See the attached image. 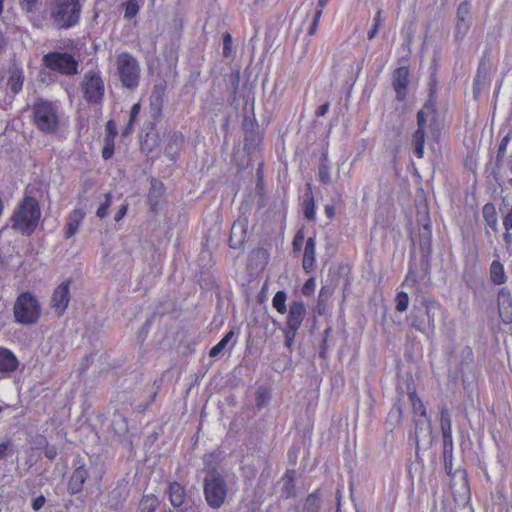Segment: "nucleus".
<instances>
[{"label":"nucleus","instance_id":"obj_40","mask_svg":"<svg viewBox=\"0 0 512 512\" xmlns=\"http://www.w3.org/2000/svg\"><path fill=\"white\" fill-rule=\"evenodd\" d=\"M299 328L286 326L284 330L285 345L289 350H292L294 340Z\"/></svg>","mask_w":512,"mask_h":512},{"label":"nucleus","instance_id":"obj_29","mask_svg":"<svg viewBox=\"0 0 512 512\" xmlns=\"http://www.w3.org/2000/svg\"><path fill=\"white\" fill-rule=\"evenodd\" d=\"M408 396L411 402L414 418L427 415L426 408L420 398H418L415 390L409 389Z\"/></svg>","mask_w":512,"mask_h":512},{"label":"nucleus","instance_id":"obj_60","mask_svg":"<svg viewBox=\"0 0 512 512\" xmlns=\"http://www.w3.org/2000/svg\"><path fill=\"white\" fill-rule=\"evenodd\" d=\"M328 110H329V103H325V104L321 105V106L318 108V110H317V112H316V115H317L318 117H322V116L326 115V113L328 112Z\"/></svg>","mask_w":512,"mask_h":512},{"label":"nucleus","instance_id":"obj_44","mask_svg":"<svg viewBox=\"0 0 512 512\" xmlns=\"http://www.w3.org/2000/svg\"><path fill=\"white\" fill-rule=\"evenodd\" d=\"M232 54V36L230 33L223 35V56L229 57Z\"/></svg>","mask_w":512,"mask_h":512},{"label":"nucleus","instance_id":"obj_33","mask_svg":"<svg viewBox=\"0 0 512 512\" xmlns=\"http://www.w3.org/2000/svg\"><path fill=\"white\" fill-rule=\"evenodd\" d=\"M286 300H287V294L283 290L276 292V294L274 295V297L272 299L273 307L280 314H285L287 312Z\"/></svg>","mask_w":512,"mask_h":512},{"label":"nucleus","instance_id":"obj_17","mask_svg":"<svg viewBox=\"0 0 512 512\" xmlns=\"http://www.w3.org/2000/svg\"><path fill=\"white\" fill-rule=\"evenodd\" d=\"M415 422V441L418 445L420 440H431L432 427L430 419L425 416L414 418Z\"/></svg>","mask_w":512,"mask_h":512},{"label":"nucleus","instance_id":"obj_26","mask_svg":"<svg viewBox=\"0 0 512 512\" xmlns=\"http://www.w3.org/2000/svg\"><path fill=\"white\" fill-rule=\"evenodd\" d=\"M321 500L322 496L319 489L308 494L303 504V512H319Z\"/></svg>","mask_w":512,"mask_h":512},{"label":"nucleus","instance_id":"obj_10","mask_svg":"<svg viewBox=\"0 0 512 512\" xmlns=\"http://www.w3.org/2000/svg\"><path fill=\"white\" fill-rule=\"evenodd\" d=\"M84 99L89 103H99L104 96V83L96 71H88L81 82Z\"/></svg>","mask_w":512,"mask_h":512},{"label":"nucleus","instance_id":"obj_62","mask_svg":"<svg viewBox=\"0 0 512 512\" xmlns=\"http://www.w3.org/2000/svg\"><path fill=\"white\" fill-rule=\"evenodd\" d=\"M382 23V10L379 9L374 17V25L380 27Z\"/></svg>","mask_w":512,"mask_h":512},{"label":"nucleus","instance_id":"obj_13","mask_svg":"<svg viewBox=\"0 0 512 512\" xmlns=\"http://www.w3.org/2000/svg\"><path fill=\"white\" fill-rule=\"evenodd\" d=\"M392 84L396 92V99L398 101H404L406 99L409 85V69L405 66L397 68L393 72Z\"/></svg>","mask_w":512,"mask_h":512},{"label":"nucleus","instance_id":"obj_34","mask_svg":"<svg viewBox=\"0 0 512 512\" xmlns=\"http://www.w3.org/2000/svg\"><path fill=\"white\" fill-rule=\"evenodd\" d=\"M443 437V457H444V463L446 467L448 468V457H452V451H453V439H452V432L442 433Z\"/></svg>","mask_w":512,"mask_h":512},{"label":"nucleus","instance_id":"obj_43","mask_svg":"<svg viewBox=\"0 0 512 512\" xmlns=\"http://www.w3.org/2000/svg\"><path fill=\"white\" fill-rule=\"evenodd\" d=\"M139 6L136 1L130 0L126 3L124 17L126 19H132L137 15Z\"/></svg>","mask_w":512,"mask_h":512},{"label":"nucleus","instance_id":"obj_28","mask_svg":"<svg viewBox=\"0 0 512 512\" xmlns=\"http://www.w3.org/2000/svg\"><path fill=\"white\" fill-rule=\"evenodd\" d=\"M510 141V138L508 135H506L505 137L502 138L500 144H499V147H498V151H497V156H496V169L493 170V175H494V178L496 180L499 179V176L501 174V171H500V165H501V162L505 156V153H506V148H507V145Z\"/></svg>","mask_w":512,"mask_h":512},{"label":"nucleus","instance_id":"obj_6","mask_svg":"<svg viewBox=\"0 0 512 512\" xmlns=\"http://www.w3.org/2000/svg\"><path fill=\"white\" fill-rule=\"evenodd\" d=\"M116 69L123 87L130 90L138 87L141 70L136 57L128 52H121L116 57Z\"/></svg>","mask_w":512,"mask_h":512},{"label":"nucleus","instance_id":"obj_39","mask_svg":"<svg viewBox=\"0 0 512 512\" xmlns=\"http://www.w3.org/2000/svg\"><path fill=\"white\" fill-rule=\"evenodd\" d=\"M396 306L395 309L399 312H404L408 308L409 296L406 292H399L395 298Z\"/></svg>","mask_w":512,"mask_h":512},{"label":"nucleus","instance_id":"obj_19","mask_svg":"<svg viewBox=\"0 0 512 512\" xmlns=\"http://www.w3.org/2000/svg\"><path fill=\"white\" fill-rule=\"evenodd\" d=\"M151 116L157 118L161 115L164 104V88L156 85L149 97Z\"/></svg>","mask_w":512,"mask_h":512},{"label":"nucleus","instance_id":"obj_1","mask_svg":"<svg viewBox=\"0 0 512 512\" xmlns=\"http://www.w3.org/2000/svg\"><path fill=\"white\" fill-rule=\"evenodd\" d=\"M82 4L80 0H51L49 19L57 29H70L80 22Z\"/></svg>","mask_w":512,"mask_h":512},{"label":"nucleus","instance_id":"obj_16","mask_svg":"<svg viewBox=\"0 0 512 512\" xmlns=\"http://www.w3.org/2000/svg\"><path fill=\"white\" fill-rule=\"evenodd\" d=\"M306 315L303 302L293 301L289 305L286 326L300 328Z\"/></svg>","mask_w":512,"mask_h":512},{"label":"nucleus","instance_id":"obj_30","mask_svg":"<svg viewBox=\"0 0 512 512\" xmlns=\"http://www.w3.org/2000/svg\"><path fill=\"white\" fill-rule=\"evenodd\" d=\"M111 427L115 434L119 436L125 435L128 432L127 419L123 415L115 413L111 421Z\"/></svg>","mask_w":512,"mask_h":512},{"label":"nucleus","instance_id":"obj_3","mask_svg":"<svg viewBox=\"0 0 512 512\" xmlns=\"http://www.w3.org/2000/svg\"><path fill=\"white\" fill-rule=\"evenodd\" d=\"M439 310V304L433 300L426 298L416 300L410 314L411 326L423 333L433 331L435 316Z\"/></svg>","mask_w":512,"mask_h":512},{"label":"nucleus","instance_id":"obj_2","mask_svg":"<svg viewBox=\"0 0 512 512\" xmlns=\"http://www.w3.org/2000/svg\"><path fill=\"white\" fill-rule=\"evenodd\" d=\"M41 216L38 201L25 197L11 217V227L23 234H31L36 229Z\"/></svg>","mask_w":512,"mask_h":512},{"label":"nucleus","instance_id":"obj_59","mask_svg":"<svg viewBox=\"0 0 512 512\" xmlns=\"http://www.w3.org/2000/svg\"><path fill=\"white\" fill-rule=\"evenodd\" d=\"M140 112V104L139 103H136L132 106L131 108V111H130V122H134L137 115L139 114Z\"/></svg>","mask_w":512,"mask_h":512},{"label":"nucleus","instance_id":"obj_64","mask_svg":"<svg viewBox=\"0 0 512 512\" xmlns=\"http://www.w3.org/2000/svg\"><path fill=\"white\" fill-rule=\"evenodd\" d=\"M378 29V26L373 25V27L368 31L367 35L369 40L373 39L377 35Z\"/></svg>","mask_w":512,"mask_h":512},{"label":"nucleus","instance_id":"obj_45","mask_svg":"<svg viewBox=\"0 0 512 512\" xmlns=\"http://www.w3.org/2000/svg\"><path fill=\"white\" fill-rule=\"evenodd\" d=\"M282 496L286 499L295 496V485L292 481V478L290 480L285 481L282 489Z\"/></svg>","mask_w":512,"mask_h":512},{"label":"nucleus","instance_id":"obj_21","mask_svg":"<svg viewBox=\"0 0 512 512\" xmlns=\"http://www.w3.org/2000/svg\"><path fill=\"white\" fill-rule=\"evenodd\" d=\"M168 496L173 507H180L186 496L185 488L178 482H172L168 487Z\"/></svg>","mask_w":512,"mask_h":512},{"label":"nucleus","instance_id":"obj_49","mask_svg":"<svg viewBox=\"0 0 512 512\" xmlns=\"http://www.w3.org/2000/svg\"><path fill=\"white\" fill-rule=\"evenodd\" d=\"M486 75H487L486 68L480 66L478 68L477 75L475 77V81H474L475 86H483L485 83Z\"/></svg>","mask_w":512,"mask_h":512},{"label":"nucleus","instance_id":"obj_51","mask_svg":"<svg viewBox=\"0 0 512 512\" xmlns=\"http://www.w3.org/2000/svg\"><path fill=\"white\" fill-rule=\"evenodd\" d=\"M322 9H319L317 8L316 12H315V16H314V19H313V22L311 24V27L309 29V35H313L316 30H317V27H318V23H319V20H320V17L322 15Z\"/></svg>","mask_w":512,"mask_h":512},{"label":"nucleus","instance_id":"obj_54","mask_svg":"<svg viewBox=\"0 0 512 512\" xmlns=\"http://www.w3.org/2000/svg\"><path fill=\"white\" fill-rule=\"evenodd\" d=\"M503 226L506 231L512 230V207L503 218Z\"/></svg>","mask_w":512,"mask_h":512},{"label":"nucleus","instance_id":"obj_61","mask_svg":"<svg viewBox=\"0 0 512 512\" xmlns=\"http://www.w3.org/2000/svg\"><path fill=\"white\" fill-rule=\"evenodd\" d=\"M506 168L512 175V155H510L506 161ZM507 181H508V184L512 187V177L509 178Z\"/></svg>","mask_w":512,"mask_h":512},{"label":"nucleus","instance_id":"obj_58","mask_svg":"<svg viewBox=\"0 0 512 512\" xmlns=\"http://www.w3.org/2000/svg\"><path fill=\"white\" fill-rule=\"evenodd\" d=\"M44 455L46 458L53 460L57 456V451L55 447H46L44 450Z\"/></svg>","mask_w":512,"mask_h":512},{"label":"nucleus","instance_id":"obj_31","mask_svg":"<svg viewBox=\"0 0 512 512\" xmlns=\"http://www.w3.org/2000/svg\"><path fill=\"white\" fill-rule=\"evenodd\" d=\"M23 80L22 72L19 69H14L10 72L7 84L13 93H18L22 89Z\"/></svg>","mask_w":512,"mask_h":512},{"label":"nucleus","instance_id":"obj_37","mask_svg":"<svg viewBox=\"0 0 512 512\" xmlns=\"http://www.w3.org/2000/svg\"><path fill=\"white\" fill-rule=\"evenodd\" d=\"M460 474V480H461V483H460V486H459V490L458 491H455V485H452L451 486V489L453 491V494L456 496L457 493H458V496L461 498V500H467L469 498V487H468V483L465 479V476H464V473L463 472H459Z\"/></svg>","mask_w":512,"mask_h":512},{"label":"nucleus","instance_id":"obj_53","mask_svg":"<svg viewBox=\"0 0 512 512\" xmlns=\"http://www.w3.org/2000/svg\"><path fill=\"white\" fill-rule=\"evenodd\" d=\"M117 134L116 123L113 120H109L106 124V137H111L114 140V137Z\"/></svg>","mask_w":512,"mask_h":512},{"label":"nucleus","instance_id":"obj_42","mask_svg":"<svg viewBox=\"0 0 512 512\" xmlns=\"http://www.w3.org/2000/svg\"><path fill=\"white\" fill-rule=\"evenodd\" d=\"M114 153V140L111 137H105V145L102 149V157L105 160L110 159Z\"/></svg>","mask_w":512,"mask_h":512},{"label":"nucleus","instance_id":"obj_25","mask_svg":"<svg viewBox=\"0 0 512 512\" xmlns=\"http://www.w3.org/2000/svg\"><path fill=\"white\" fill-rule=\"evenodd\" d=\"M490 279L495 285H502L507 280L504 267L498 260H494L490 265Z\"/></svg>","mask_w":512,"mask_h":512},{"label":"nucleus","instance_id":"obj_7","mask_svg":"<svg viewBox=\"0 0 512 512\" xmlns=\"http://www.w3.org/2000/svg\"><path fill=\"white\" fill-rule=\"evenodd\" d=\"M204 496L207 504L213 509L220 508L225 502L227 484L216 470L209 471L204 479Z\"/></svg>","mask_w":512,"mask_h":512},{"label":"nucleus","instance_id":"obj_14","mask_svg":"<svg viewBox=\"0 0 512 512\" xmlns=\"http://www.w3.org/2000/svg\"><path fill=\"white\" fill-rule=\"evenodd\" d=\"M498 312L505 324L512 323V298L507 288H501L497 295Z\"/></svg>","mask_w":512,"mask_h":512},{"label":"nucleus","instance_id":"obj_41","mask_svg":"<svg viewBox=\"0 0 512 512\" xmlns=\"http://www.w3.org/2000/svg\"><path fill=\"white\" fill-rule=\"evenodd\" d=\"M111 200H112V195L110 193H106L105 194V201L100 204V206L98 207V209L96 211L97 217L102 219V218L107 216L108 209H109V207L111 205Z\"/></svg>","mask_w":512,"mask_h":512},{"label":"nucleus","instance_id":"obj_47","mask_svg":"<svg viewBox=\"0 0 512 512\" xmlns=\"http://www.w3.org/2000/svg\"><path fill=\"white\" fill-rule=\"evenodd\" d=\"M304 214L305 217L310 221L315 219V205L313 197H311L309 201L306 203Z\"/></svg>","mask_w":512,"mask_h":512},{"label":"nucleus","instance_id":"obj_9","mask_svg":"<svg viewBox=\"0 0 512 512\" xmlns=\"http://www.w3.org/2000/svg\"><path fill=\"white\" fill-rule=\"evenodd\" d=\"M43 62L50 70L67 76L78 73V61L67 52H50L44 55Z\"/></svg>","mask_w":512,"mask_h":512},{"label":"nucleus","instance_id":"obj_4","mask_svg":"<svg viewBox=\"0 0 512 512\" xmlns=\"http://www.w3.org/2000/svg\"><path fill=\"white\" fill-rule=\"evenodd\" d=\"M33 120L36 127L43 133H55L59 128V111L55 104L38 99L32 106Z\"/></svg>","mask_w":512,"mask_h":512},{"label":"nucleus","instance_id":"obj_55","mask_svg":"<svg viewBox=\"0 0 512 512\" xmlns=\"http://www.w3.org/2000/svg\"><path fill=\"white\" fill-rule=\"evenodd\" d=\"M12 442L11 440H6L0 443V459L3 458L8 450L11 448Z\"/></svg>","mask_w":512,"mask_h":512},{"label":"nucleus","instance_id":"obj_22","mask_svg":"<svg viewBox=\"0 0 512 512\" xmlns=\"http://www.w3.org/2000/svg\"><path fill=\"white\" fill-rule=\"evenodd\" d=\"M315 263V240L309 237L305 244L302 266L305 272L309 273Z\"/></svg>","mask_w":512,"mask_h":512},{"label":"nucleus","instance_id":"obj_27","mask_svg":"<svg viewBox=\"0 0 512 512\" xmlns=\"http://www.w3.org/2000/svg\"><path fill=\"white\" fill-rule=\"evenodd\" d=\"M319 180L324 184L331 183L330 165L327 153H322L318 171Z\"/></svg>","mask_w":512,"mask_h":512},{"label":"nucleus","instance_id":"obj_36","mask_svg":"<svg viewBox=\"0 0 512 512\" xmlns=\"http://www.w3.org/2000/svg\"><path fill=\"white\" fill-rule=\"evenodd\" d=\"M234 336V332L233 331H229L221 340L220 342L215 345L209 352V356L210 357H217L224 349L225 347L227 346V344L229 343V341L232 339V337Z\"/></svg>","mask_w":512,"mask_h":512},{"label":"nucleus","instance_id":"obj_18","mask_svg":"<svg viewBox=\"0 0 512 512\" xmlns=\"http://www.w3.org/2000/svg\"><path fill=\"white\" fill-rule=\"evenodd\" d=\"M88 477V471L84 466H80L74 470L69 482L68 491L71 495L77 494L82 491L83 484Z\"/></svg>","mask_w":512,"mask_h":512},{"label":"nucleus","instance_id":"obj_20","mask_svg":"<svg viewBox=\"0 0 512 512\" xmlns=\"http://www.w3.org/2000/svg\"><path fill=\"white\" fill-rule=\"evenodd\" d=\"M85 213L81 209H74L68 219L66 224V230H65V237L70 238L74 236L77 231L80 223L84 219Z\"/></svg>","mask_w":512,"mask_h":512},{"label":"nucleus","instance_id":"obj_38","mask_svg":"<svg viewBox=\"0 0 512 512\" xmlns=\"http://www.w3.org/2000/svg\"><path fill=\"white\" fill-rule=\"evenodd\" d=\"M440 428L442 433L452 432L450 413L445 406L440 411Z\"/></svg>","mask_w":512,"mask_h":512},{"label":"nucleus","instance_id":"obj_5","mask_svg":"<svg viewBox=\"0 0 512 512\" xmlns=\"http://www.w3.org/2000/svg\"><path fill=\"white\" fill-rule=\"evenodd\" d=\"M436 81L434 78L431 79L430 83V98L425 103L424 107L417 113V130L412 136V145L414 147V153L417 158L421 159L424 156V143H425V126L428 119H434L436 114L435 100L433 99L434 87Z\"/></svg>","mask_w":512,"mask_h":512},{"label":"nucleus","instance_id":"obj_46","mask_svg":"<svg viewBox=\"0 0 512 512\" xmlns=\"http://www.w3.org/2000/svg\"><path fill=\"white\" fill-rule=\"evenodd\" d=\"M333 294V289L328 287V286H324L321 288L320 292H319V296H318V305H322V304H325V302L328 300V298Z\"/></svg>","mask_w":512,"mask_h":512},{"label":"nucleus","instance_id":"obj_57","mask_svg":"<svg viewBox=\"0 0 512 512\" xmlns=\"http://www.w3.org/2000/svg\"><path fill=\"white\" fill-rule=\"evenodd\" d=\"M127 210H128V205L127 204L121 205V207L119 208L118 212L114 216V220L116 222H119L126 215Z\"/></svg>","mask_w":512,"mask_h":512},{"label":"nucleus","instance_id":"obj_35","mask_svg":"<svg viewBox=\"0 0 512 512\" xmlns=\"http://www.w3.org/2000/svg\"><path fill=\"white\" fill-rule=\"evenodd\" d=\"M402 415V407L399 402H396L388 414L387 421L391 426H397L401 423Z\"/></svg>","mask_w":512,"mask_h":512},{"label":"nucleus","instance_id":"obj_48","mask_svg":"<svg viewBox=\"0 0 512 512\" xmlns=\"http://www.w3.org/2000/svg\"><path fill=\"white\" fill-rule=\"evenodd\" d=\"M21 7L27 11L32 12L38 8L39 0H19Z\"/></svg>","mask_w":512,"mask_h":512},{"label":"nucleus","instance_id":"obj_11","mask_svg":"<svg viewBox=\"0 0 512 512\" xmlns=\"http://www.w3.org/2000/svg\"><path fill=\"white\" fill-rule=\"evenodd\" d=\"M70 283V280L62 282L53 292L51 306L59 316L65 312L70 301Z\"/></svg>","mask_w":512,"mask_h":512},{"label":"nucleus","instance_id":"obj_23","mask_svg":"<svg viewBox=\"0 0 512 512\" xmlns=\"http://www.w3.org/2000/svg\"><path fill=\"white\" fill-rule=\"evenodd\" d=\"M18 360L15 355L4 348H0V372H12L16 370Z\"/></svg>","mask_w":512,"mask_h":512},{"label":"nucleus","instance_id":"obj_63","mask_svg":"<svg viewBox=\"0 0 512 512\" xmlns=\"http://www.w3.org/2000/svg\"><path fill=\"white\" fill-rule=\"evenodd\" d=\"M325 213L329 219H332L335 215L334 207L332 205H326Z\"/></svg>","mask_w":512,"mask_h":512},{"label":"nucleus","instance_id":"obj_32","mask_svg":"<svg viewBox=\"0 0 512 512\" xmlns=\"http://www.w3.org/2000/svg\"><path fill=\"white\" fill-rule=\"evenodd\" d=\"M158 499L155 495L144 496L139 503V512H155Z\"/></svg>","mask_w":512,"mask_h":512},{"label":"nucleus","instance_id":"obj_56","mask_svg":"<svg viewBox=\"0 0 512 512\" xmlns=\"http://www.w3.org/2000/svg\"><path fill=\"white\" fill-rule=\"evenodd\" d=\"M44 503H45V498H44V496H42V495H41V496L37 497V498H36V499H34V500H33V502H32V508H33V510H34V511H39V510L43 507Z\"/></svg>","mask_w":512,"mask_h":512},{"label":"nucleus","instance_id":"obj_24","mask_svg":"<svg viewBox=\"0 0 512 512\" xmlns=\"http://www.w3.org/2000/svg\"><path fill=\"white\" fill-rule=\"evenodd\" d=\"M483 218L486 224L494 231H498V218L496 208L493 203H486L482 209Z\"/></svg>","mask_w":512,"mask_h":512},{"label":"nucleus","instance_id":"obj_12","mask_svg":"<svg viewBox=\"0 0 512 512\" xmlns=\"http://www.w3.org/2000/svg\"><path fill=\"white\" fill-rule=\"evenodd\" d=\"M471 20V6L469 2L464 1L460 3L457 9V21L455 26V37L457 39L461 40L467 35Z\"/></svg>","mask_w":512,"mask_h":512},{"label":"nucleus","instance_id":"obj_52","mask_svg":"<svg viewBox=\"0 0 512 512\" xmlns=\"http://www.w3.org/2000/svg\"><path fill=\"white\" fill-rule=\"evenodd\" d=\"M315 285H316V283H315L314 278H309V279L305 282V284H304V286H303V288H302V293H303L304 295H306V296H307V295H310V294L314 291V289H315Z\"/></svg>","mask_w":512,"mask_h":512},{"label":"nucleus","instance_id":"obj_50","mask_svg":"<svg viewBox=\"0 0 512 512\" xmlns=\"http://www.w3.org/2000/svg\"><path fill=\"white\" fill-rule=\"evenodd\" d=\"M304 241V235L302 231H298L293 239V250L294 252H299L301 250L302 244Z\"/></svg>","mask_w":512,"mask_h":512},{"label":"nucleus","instance_id":"obj_15","mask_svg":"<svg viewBox=\"0 0 512 512\" xmlns=\"http://www.w3.org/2000/svg\"><path fill=\"white\" fill-rule=\"evenodd\" d=\"M247 221L246 219H238L231 228L229 246L232 249H239L246 239Z\"/></svg>","mask_w":512,"mask_h":512},{"label":"nucleus","instance_id":"obj_8","mask_svg":"<svg viewBox=\"0 0 512 512\" xmlns=\"http://www.w3.org/2000/svg\"><path fill=\"white\" fill-rule=\"evenodd\" d=\"M16 322L30 325L38 321L41 313V306L38 300L29 292L18 296L14 308Z\"/></svg>","mask_w":512,"mask_h":512}]
</instances>
